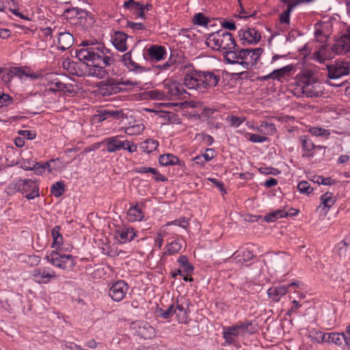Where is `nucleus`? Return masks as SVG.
Masks as SVG:
<instances>
[{
    "instance_id": "obj_63",
    "label": "nucleus",
    "mask_w": 350,
    "mask_h": 350,
    "mask_svg": "<svg viewBox=\"0 0 350 350\" xmlns=\"http://www.w3.org/2000/svg\"><path fill=\"white\" fill-rule=\"evenodd\" d=\"M221 27L228 30H235L236 25L233 21H224L221 23Z\"/></svg>"
},
{
    "instance_id": "obj_13",
    "label": "nucleus",
    "mask_w": 350,
    "mask_h": 350,
    "mask_svg": "<svg viewBox=\"0 0 350 350\" xmlns=\"http://www.w3.org/2000/svg\"><path fill=\"white\" fill-rule=\"evenodd\" d=\"M291 260V258L289 255L281 253L270 256V259L268 261L269 265H267L266 261L264 263L267 267H270V268L275 269H284L287 267Z\"/></svg>"
},
{
    "instance_id": "obj_19",
    "label": "nucleus",
    "mask_w": 350,
    "mask_h": 350,
    "mask_svg": "<svg viewBox=\"0 0 350 350\" xmlns=\"http://www.w3.org/2000/svg\"><path fill=\"white\" fill-rule=\"evenodd\" d=\"M147 53L151 60L159 62L163 59L166 55V49L163 46L152 45L147 49Z\"/></svg>"
},
{
    "instance_id": "obj_1",
    "label": "nucleus",
    "mask_w": 350,
    "mask_h": 350,
    "mask_svg": "<svg viewBox=\"0 0 350 350\" xmlns=\"http://www.w3.org/2000/svg\"><path fill=\"white\" fill-rule=\"evenodd\" d=\"M81 49L76 50V57L91 67L90 75L98 79H105L112 72L109 67L115 62L111 50L103 44L90 40L83 41Z\"/></svg>"
},
{
    "instance_id": "obj_10",
    "label": "nucleus",
    "mask_w": 350,
    "mask_h": 350,
    "mask_svg": "<svg viewBox=\"0 0 350 350\" xmlns=\"http://www.w3.org/2000/svg\"><path fill=\"white\" fill-rule=\"evenodd\" d=\"M281 3L286 5V10L280 14V23L282 25H290V14L293 10L299 5L304 3H310L313 0H279Z\"/></svg>"
},
{
    "instance_id": "obj_33",
    "label": "nucleus",
    "mask_w": 350,
    "mask_h": 350,
    "mask_svg": "<svg viewBox=\"0 0 350 350\" xmlns=\"http://www.w3.org/2000/svg\"><path fill=\"white\" fill-rule=\"evenodd\" d=\"M326 334L327 333H323L316 329H312L309 331L308 337L311 340V341L320 343L325 342Z\"/></svg>"
},
{
    "instance_id": "obj_6",
    "label": "nucleus",
    "mask_w": 350,
    "mask_h": 350,
    "mask_svg": "<svg viewBox=\"0 0 350 350\" xmlns=\"http://www.w3.org/2000/svg\"><path fill=\"white\" fill-rule=\"evenodd\" d=\"M14 188L28 200H33L39 196V185L36 180L30 178L19 179L14 184Z\"/></svg>"
},
{
    "instance_id": "obj_45",
    "label": "nucleus",
    "mask_w": 350,
    "mask_h": 350,
    "mask_svg": "<svg viewBox=\"0 0 350 350\" xmlns=\"http://www.w3.org/2000/svg\"><path fill=\"white\" fill-rule=\"evenodd\" d=\"M297 189L300 193L309 195L313 191V188L310 187L307 181H301L297 185Z\"/></svg>"
},
{
    "instance_id": "obj_34",
    "label": "nucleus",
    "mask_w": 350,
    "mask_h": 350,
    "mask_svg": "<svg viewBox=\"0 0 350 350\" xmlns=\"http://www.w3.org/2000/svg\"><path fill=\"white\" fill-rule=\"evenodd\" d=\"M288 213L286 211L278 209L272 213L266 215L264 217V221L266 222H273L280 218L285 217L288 215Z\"/></svg>"
},
{
    "instance_id": "obj_48",
    "label": "nucleus",
    "mask_w": 350,
    "mask_h": 350,
    "mask_svg": "<svg viewBox=\"0 0 350 350\" xmlns=\"http://www.w3.org/2000/svg\"><path fill=\"white\" fill-rule=\"evenodd\" d=\"M69 14L70 18H76L81 13H86V11L79 8H67L64 11V14Z\"/></svg>"
},
{
    "instance_id": "obj_39",
    "label": "nucleus",
    "mask_w": 350,
    "mask_h": 350,
    "mask_svg": "<svg viewBox=\"0 0 350 350\" xmlns=\"http://www.w3.org/2000/svg\"><path fill=\"white\" fill-rule=\"evenodd\" d=\"M258 131L265 134L273 135L275 133L276 128L273 123L265 121L260 124Z\"/></svg>"
},
{
    "instance_id": "obj_40",
    "label": "nucleus",
    "mask_w": 350,
    "mask_h": 350,
    "mask_svg": "<svg viewBox=\"0 0 350 350\" xmlns=\"http://www.w3.org/2000/svg\"><path fill=\"white\" fill-rule=\"evenodd\" d=\"M65 191V184L63 181H57L51 187V193L55 197L62 196Z\"/></svg>"
},
{
    "instance_id": "obj_28",
    "label": "nucleus",
    "mask_w": 350,
    "mask_h": 350,
    "mask_svg": "<svg viewBox=\"0 0 350 350\" xmlns=\"http://www.w3.org/2000/svg\"><path fill=\"white\" fill-rule=\"evenodd\" d=\"M165 89L167 90V93L171 98L182 96L186 92L183 85L176 82L170 83Z\"/></svg>"
},
{
    "instance_id": "obj_32",
    "label": "nucleus",
    "mask_w": 350,
    "mask_h": 350,
    "mask_svg": "<svg viewBox=\"0 0 350 350\" xmlns=\"http://www.w3.org/2000/svg\"><path fill=\"white\" fill-rule=\"evenodd\" d=\"M159 146V142L152 139H148L144 142H142L140 144V148L143 150V152H146L148 154L156 150L157 147Z\"/></svg>"
},
{
    "instance_id": "obj_30",
    "label": "nucleus",
    "mask_w": 350,
    "mask_h": 350,
    "mask_svg": "<svg viewBox=\"0 0 350 350\" xmlns=\"http://www.w3.org/2000/svg\"><path fill=\"white\" fill-rule=\"evenodd\" d=\"M174 314H176L179 323H185L187 319V311L183 304H179L178 301L174 304L173 310Z\"/></svg>"
},
{
    "instance_id": "obj_24",
    "label": "nucleus",
    "mask_w": 350,
    "mask_h": 350,
    "mask_svg": "<svg viewBox=\"0 0 350 350\" xmlns=\"http://www.w3.org/2000/svg\"><path fill=\"white\" fill-rule=\"evenodd\" d=\"M184 241L177 238L165 245L166 250L164 252L165 255H174L178 253L183 248Z\"/></svg>"
},
{
    "instance_id": "obj_4",
    "label": "nucleus",
    "mask_w": 350,
    "mask_h": 350,
    "mask_svg": "<svg viewBox=\"0 0 350 350\" xmlns=\"http://www.w3.org/2000/svg\"><path fill=\"white\" fill-rule=\"evenodd\" d=\"M262 53V48H239L236 53L233 51L227 53L226 62L230 64H239L245 69L250 70L257 64Z\"/></svg>"
},
{
    "instance_id": "obj_55",
    "label": "nucleus",
    "mask_w": 350,
    "mask_h": 350,
    "mask_svg": "<svg viewBox=\"0 0 350 350\" xmlns=\"http://www.w3.org/2000/svg\"><path fill=\"white\" fill-rule=\"evenodd\" d=\"M66 88V86L64 83L57 81L51 83V87L50 88V90L52 91H64Z\"/></svg>"
},
{
    "instance_id": "obj_15",
    "label": "nucleus",
    "mask_w": 350,
    "mask_h": 350,
    "mask_svg": "<svg viewBox=\"0 0 350 350\" xmlns=\"http://www.w3.org/2000/svg\"><path fill=\"white\" fill-rule=\"evenodd\" d=\"M112 43L115 48L121 52L127 50L126 40L128 35L123 31H116L112 36Z\"/></svg>"
},
{
    "instance_id": "obj_43",
    "label": "nucleus",
    "mask_w": 350,
    "mask_h": 350,
    "mask_svg": "<svg viewBox=\"0 0 350 350\" xmlns=\"http://www.w3.org/2000/svg\"><path fill=\"white\" fill-rule=\"evenodd\" d=\"M192 22L194 25L200 26H207L210 22V19L204 14L199 12L194 15Z\"/></svg>"
},
{
    "instance_id": "obj_60",
    "label": "nucleus",
    "mask_w": 350,
    "mask_h": 350,
    "mask_svg": "<svg viewBox=\"0 0 350 350\" xmlns=\"http://www.w3.org/2000/svg\"><path fill=\"white\" fill-rule=\"evenodd\" d=\"M63 237H60V238L57 237V241H55V239H53V243H52V247L53 248H57L56 251L62 252L63 250Z\"/></svg>"
},
{
    "instance_id": "obj_21",
    "label": "nucleus",
    "mask_w": 350,
    "mask_h": 350,
    "mask_svg": "<svg viewBox=\"0 0 350 350\" xmlns=\"http://www.w3.org/2000/svg\"><path fill=\"white\" fill-rule=\"evenodd\" d=\"M240 332L237 327L236 325L232 326L227 327L224 328L223 332V338L225 340V342L230 345L235 342V338L239 336Z\"/></svg>"
},
{
    "instance_id": "obj_57",
    "label": "nucleus",
    "mask_w": 350,
    "mask_h": 350,
    "mask_svg": "<svg viewBox=\"0 0 350 350\" xmlns=\"http://www.w3.org/2000/svg\"><path fill=\"white\" fill-rule=\"evenodd\" d=\"M18 133L25 137H27L28 139H33L36 136L35 132L30 130H20L18 131Z\"/></svg>"
},
{
    "instance_id": "obj_37",
    "label": "nucleus",
    "mask_w": 350,
    "mask_h": 350,
    "mask_svg": "<svg viewBox=\"0 0 350 350\" xmlns=\"http://www.w3.org/2000/svg\"><path fill=\"white\" fill-rule=\"evenodd\" d=\"M142 5L143 4H142L140 2L135 1V0H129L125 1L124 3V8L128 10L135 16H136V14L139 12V10L141 8H142Z\"/></svg>"
},
{
    "instance_id": "obj_38",
    "label": "nucleus",
    "mask_w": 350,
    "mask_h": 350,
    "mask_svg": "<svg viewBox=\"0 0 350 350\" xmlns=\"http://www.w3.org/2000/svg\"><path fill=\"white\" fill-rule=\"evenodd\" d=\"M308 131L313 136L322 137L326 139L330 136L329 130L321 127L312 126L309 129Z\"/></svg>"
},
{
    "instance_id": "obj_56",
    "label": "nucleus",
    "mask_w": 350,
    "mask_h": 350,
    "mask_svg": "<svg viewBox=\"0 0 350 350\" xmlns=\"http://www.w3.org/2000/svg\"><path fill=\"white\" fill-rule=\"evenodd\" d=\"M45 165L40 162H36L33 165V171L35 172L37 175H42L45 172Z\"/></svg>"
},
{
    "instance_id": "obj_64",
    "label": "nucleus",
    "mask_w": 350,
    "mask_h": 350,
    "mask_svg": "<svg viewBox=\"0 0 350 350\" xmlns=\"http://www.w3.org/2000/svg\"><path fill=\"white\" fill-rule=\"evenodd\" d=\"M259 171L262 174H273L275 175L278 173V170L272 167H260Z\"/></svg>"
},
{
    "instance_id": "obj_20",
    "label": "nucleus",
    "mask_w": 350,
    "mask_h": 350,
    "mask_svg": "<svg viewBox=\"0 0 350 350\" xmlns=\"http://www.w3.org/2000/svg\"><path fill=\"white\" fill-rule=\"evenodd\" d=\"M288 291V286L286 285H280L278 286H272L267 291V295L269 298L274 301H279L281 297L285 295Z\"/></svg>"
},
{
    "instance_id": "obj_52",
    "label": "nucleus",
    "mask_w": 350,
    "mask_h": 350,
    "mask_svg": "<svg viewBox=\"0 0 350 350\" xmlns=\"http://www.w3.org/2000/svg\"><path fill=\"white\" fill-rule=\"evenodd\" d=\"M77 64L73 62L64 61L63 62V66L65 69H66L70 74L76 75L79 76V75L75 70V66Z\"/></svg>"
},
{
    "instance_id": "obj_59",
    "label": "nucleus",
    "mask_w": 350,
    "mask_h": 350,
    "mask_svg": "<svg viewBox=\"0 0 350 350\" xmlns=\"http://www.w3.org/2000/svg\"><path fill=\"white\" fill-rule=\"evenodd\" d=\"M135 172L136 173H139V174H144V173L155 174L156 168H153V167H141L135 169Z\"/></svg>"
},
{
    "instance_id": "obj_46",
    "label": "nucleus",
    "mask_w": 350,
    "mask_h": 350,
    "mask_svg": "<svg viewBox=\"0 0 350 350\" xmlns=\"http://www.w3.org/2000/svg\"><path fill=\"white\" fill-rule=\"evenodd\" d=\"M174 308V303L171 304L167 309L164 310L163 308H159L158 309V314L160 317H161L163 319H168L172 315L174 314L173 310Z\"/></svg>"
},
{
    "instance_id": "obj_36",
    "label": "nucleus",
    "mask_w": 350,
    "mask_h": 350,
    "mask_svg": "<svg viewBox=\"0 0 350 350\" xmlns=\"http://www.w3.org/2000/svg\"><path fill=\"white\" fill-rule=\"evenodd\" d=\"M138 333L141 337L148 339L154 336L155 331L154 327L146 323L144 325L139 327Z\"/></svg>"
},
{
    "instance_id": "obj_58",
    "label": "nucleus",
    "mask_w": 350,
    "mask_h": 350,
    "mask_svg": "<svg viewBox=\"0 0 350 350\" xmlns=\"http://www.w3.org/2000/svg\"><path fill=\"white\" fill-rule=\"evenodd\" d=\"M347 247H348V243L345 240L340 241L338 244L337 248H338V254L340 256L345 255Z\"/></svg>"
},
{
    "instance_id": "obj_53",
    "label": "nucleus",
    "mask_w": 350,
    "mask_h": 350,
    "mask_svg": "<svg viewBox=\"0 0 350 350\" xmlns=\"http://www.w3.org/2000/svg\"><path fill=\"white\" fill-rule=\"evenodd\" d=\"M248 139L253 143H262L266 142L268 138L265 136L259 135L258 134L248 133Z\"/></svg>"
},
{
    "instance_id": "obj_54",
    "label": "nucleus",
    "mask_w": 350,
    "mask_h": 350,
    "mask_svg": "<svg viewBox=\"0 0 350 350\" xmlns=\"http://www.w3.org/2000/svg\"><path fill=\"white\" fill-rule=\"evenodd\" d=\"M126 27L131 29L133 31L146 29V26L143 23H134V22L129 21H127Z\"/></svg>"
},
{
    "instance_id": "obj_17",
    "label": "nucleus",
    "mask_w": 350,
    "mask_h": 350,
    "mask_svg": "<svg viewBox=\"0 0 350 350\" xmlns=\"http://www.w3.org/2000/svg\"><path fill=\"white\" fill-rule=\"evenodd\" d=\"M121 62L130 70L137 72H142L146 71L144 67L138 65L131 57V51L122 55Z\"/></svg>"
},
{
    "instance_id": "obj_50",
    "label": "nucleus",
    "mask_w": 350,
    "mask_h": 350,
    "mask_svg": "<svg viewBox=\"0 0 350 350\" xmlns=\"http://www.w3.org/2000/svg\"><path fill=\"white\" fill-rule=\"evenodd\" d=\"M303 93L306 97H319L321 95V92L313 90V87L308 85L304 88Z\"/></svg>"
},
{
    "instance_id": "obj_35",
    "label": "nucleus",
    "mask_w": 350,
    "mask_h": 350,
    "mask_svg": "<svg viewBox=\"0 0 350 350\" xmlns=\"http://www.w3.org/2000/svg\"><path fill=\"white\" fill-rule=\"evenodd\" d=\"M293 69V65H288L283 68L275 69L271 72L272 79L280 80L286 75L291 72Z\"/></svg>"
},
{
    "instance_id": "obj_12",
    "label": "nucleus",
    "mask_w": 350,
    "mask_h": 350,
    "mask_svg": "<svg viewBox=\"0 0 350 350\" xmlns=\"http://www.w3.org/2000/svg\"><path fill=\"white\" fill-rule=\"evenodd\" d=\"M239 37L243 45L256 44L260 40L261 34L254 28H247L239 30Z\"/></svg>"
},
{
    "instance_id": "obj_5",
    "label": "nucleus",
    "mask_w": 350,
    "mask_h": 350,
    "mask_svg": "<svg viewBox=\"0 0 350 350\" xmlns=\"http://www.w3.org/2000/svg\"><path fill=\"white\" fill-rule=\"evenodd\" d=\"M59 251H52L45 259L53 266L62 269H72L75 265V258L71 254H62Z\"/></svg>"
},
{
    "instance_id": "obj_11",
    "label": "nucleus",
    "mask_w": 350,
    "mask_h": 350,
    "mask_svg": "<svg viewBox=\"0 0 350 350\" xmlns=\"http://www.w3.org/2000/svg\"><path fill=\"white\" fill-rule=\"evenodd\" d=\"M128 289V284L124 280H119L112 284L108 294L113 301L118 302L124 298Z\"/></svg>"
},
{
    "instance_id": "obj_14",
    "label": "nucleus",
    "mask_w": 350,
    "mask_h": 350,
    "mask_svg": "<svg viewBox=\"0 0 350 350\" xmlns=\"http://www.w3.org/2000/svg\"><path fill=\"white\" fill-rule=\"evenodd\" d=\"M136 237V231L132 227H123L116 230V238L120 243L132 241Z\"/></svg>"
},
{
    "instance_id": "obj_51",
    "label": "nucleus",
    "mask_w": 350,
    "mask_h": 350,
    "mask_svg": "<svg viewBox=\"0 0 350 350\" xmlns=\"http://www.w3.org/2000/svg\"><path fill=\"white\" fill-rule=\"evenodd\" d=\"M188 219L186 217H181L178 219H175L172 221L168 222L166 226L175 225L183 228H186L188 226Z\"/></svg>"
},
{
    "instance_id": "obj_62",
    "label": "nucleus",
    "mask_w": 350,
    "mask_h": 350,
    "mask_svg": "<svg viewBox=\"0 0 350 350\" xmlns=\"http://www.w3.org/2000/svg\"><path fill=\"white\" fill-rule=\"evenodd\" d=\"M176 63V58L174 56L171 55L170 57L168 59V60L163 64L162 66H160V67L163 70H167L168 68L171 67L172 66L175 65Z\"/></svg>"
},
{
    "instance_id": "obj_49",
    "label": "nucleus",
    "mask_w": 350,
    "mask_h": 350,
    "mask_svg": "<svg viewBox=\"0 0 350 350\" xmlns=\"http://www.w3.org/2000/svg\"><path fill=\"white\" fill-rule=\"evenodd\" d=\"M12 102L13 99L10 95L0 92V108L4 106H8L12 103Z\"/></svg>"
},
{
    "instance_id": "obj_16",
    "label": "nucleus",
    "mask_w": 350,
    "mask_h": 350,
    "mask_svg": "<svg viewBox=\"0 0 350 350\" xmlns=\"http://www.w3.org/2000/svg\"><path fill=\"white\" fill-rule=\"evenodd\" d=\"M124 113L122 109H103L96 116V118L98 122H101L108 118L116 120H120L124 118Z\"/></svg>"
},
{
    "instance_id": "obj_27",
    "label": "nucleus",
    "mask_w": 350,
    "mask_h": 350,
    "mask_svg": "<svg viewBox=\"0 0 350 350\" xmlns=\"http://www.w3.org/2000/svg\"><path fill=\"white\" fill-rule=\"evenodd\" d=\"M255 258V256L253 253L248 250H245L243 251L241 255H236L233 259L235 260V262L237 264H240L241 265L248 266L251 263L250 262Z\"/></svg>"
},
{
    "instance_id": "obj_42",
    "label": "nucleus",
    "mask_w": 350,
    "mask_h": 350,
    "mask_svg": "<svg viewBox=\"0 0 350 350\" xmlns=\"http://www.w3.org/2000/svg\"><path fill=\"white\" fill-rule=\"evenodd\" d=\"M321 204L325 208H330L336 202L335 198L330 192H326L321 196Z\"/></svg>"
},
{
    "instance_id": "obj_8",
    "label": "nucleus",
    "mask_w": 350,
    "mask_h": 350,
    "mask_svg": "<svg viewBox=\"0 0 350 350\" xmlns=\"http://www.w3.org/2000/svg\"><path fill=\"white\" fill-rule=\"evenodd\" d=\"M332 51L336 54L350 52V25L347 27L340 38L333 44Z\"/></svg>"
},
{
    "instance_id": "obj_3",
    "label": "nucleus",
    "mask_w": 350,
    "mask_h": 350,
    "mask_svg": "<svg viewBox=\"0 0 350 350\" xmlns=\"http://www.w3.org/2000/svg\"><path fill=\"white\" fill-rule=\"evenodd\" d=\"M208 46L223 53L224 59L226 61V54L230 51L237 52L239 48L232 34L226 30L219 29L208 34L206 39Z\"/></svg>"
},
{
    "instance_id": "obj_9",
    "label": "nucleus",
    "mask_w": 350,
    "mask_h": 350,
    "mask_svg": "<svg viewBox=\"0 0 350 350\" xmlns=\"http://www.w3.org/2000/svg\"><path fill=\"white\" fill-rule=\"evenodd\" d=\"M327 77L330 79L338 80L350 72V67L345 62H336L334 64L327 66Z\"/></svg>"
},
{
    "instance_id": "obj_7",
    "label": "nucleus",
    "mask_w": 350,
    "mask_h": 350,
    "mask_svg": "<svg viewBox=\"0 0 350 350\" xmlns=\"http://www.w3.org/2000/svg\"><path fill=\"white\" fill-rule=\"evenodd\" d=\"M33 281L38 284H47L56 278V273L49 267L34 269L31 273Z\"/></svg>"
},
{
    "instance_id": "obj_23",
    "label": "nucleus",
    "mask_w": 350,
    "mask_h": 350,
    "mask_svg": "<svg viewBox=\"0 0 350 350\" xmlns=\"http://www.w3.org/2000/svg\"><path fill=\"white\" fill-rule=\"evenodd\" d=\"M345 333H327L325 342L329 343L335 344L337 346L341 347L343 349H345Z\"/></svg>"
},
{
    "instance_id": "obj_61",
    "label": "nucleus",
    "mask_w": 350,
    "mask_h": 350,
    "mask_svg": "<svg viewBox=\"0 0 350 350\" xmlns=\"http://www.w3.org/2000/svg\"><path fill=\"white\" fill-rule=\"evenodd\" d=\"M202 155L206 162L210 161L215 157V150L213 148H207L205 153Z\"/></svg>"
},
{
    "instance_id": "obj_22",
    "label": "nucleus",
    "mask_w": 350,
    "mask_h": 350,
    "mask_svg": "<svg viewBox=\"0 0 350 350\" xmlns=\"http://www.w3.org/2000/svg\"><path fill=\"white\" fill-rule=\"evenodd\" d=\"M300 142L301 143V147L304 153L303 154V157L312 158L314 157L313 150L316 148V145L312 142V141L308 138V137L304 135L300 137Z\"/></svg>"
},
{
    "instance_id": "obj_18",
    "label": "nucleus",
    "mask_w": 350,
    "mask_h": 350,
    "mask_svg": "<svg viewBox=\"0 0 350 350\" xmlns=\"http://www.w3.org/2000/svg\"><path fill=\"white\" fill-rule=\"evenodd\" d=\"M74 43V38L69 32H62L59 33L58 49L64 51L70 49Z\"/></svg>"
},
{
    "instance_id": "obj_47",
    "label": "nucleus",
    "mask_w": 350,
    "mask_h": 350,
    "mask_svg": "<svg viewBox=\"0 0 350 350\" xmlns=\"http://www.w3.org/2000/svg\"><path fill=\"white\" fill-rule=\"evenodd\" d=\"M312 181L314 183H318L319 185L321 184L323 185H332L334 183V181L330 177L324 178L321 176H314Z\"/></svg>"
},
{
    "instance_id": "obj_44",
    "label": "nucleus",
    "mask_w": 350,
    "mask_h": 350,
    "mask_svg": "<svg viewBox=\"0 0 350 350\" xmlns=\"http://www.w3.org/2000/svg\"><path fill=\"white\" fill-rule=\"evenodd\" d=\"M245 118L243 117H237L235 116H230L226 118V120L229 122L230 126L237 128L239 127L244 121Z\"/></svg>"
},
{
    "instance_id": "obj_26",
    "label": "nucleus",
    "mask_w": 350,
    "mask_h": 350,
    "mask_svg": "<svg viewBox=\"0 0 350 350\" xmlns=\"http://www.w3.org/2000/svg\"><path fill=\"white\" fill-rule=\"evenodd\" d=\"M128 220L129 221H141L144 218V213L141 208H139L137 204L130 207L127 212Z\"/></svg>"
},
{
    "instance_id": "obj_31",
    "label": "nucleus",
    "mask_w": 350,
    "mask_h": 350,
    "mask_svg": "<svg viewBox=\"0 0 350 350\" xmlns=\"http://www.w3.org/2000/svg\"><path fill=\"white\" fill-rule=\"evenodd\" d=\"M241 334L245 335V334H252L255 333L256 329L253 325V323L250 321H245V322L236 324Z\"/></svg>"
},
{
    "instance_id": "obj_2",
    "label": "nucleus",
    "mask_w": 350,
    "mask_h": 350,
    "mask_svg": "<svg viewBox=\"0 0 350 350\" xmlns=\"http://www.w3.org/2000/svg\"><path fill=\"white\" fill-rule=\"evenodd\" d=\"M219 81V75L213 72L192 70L185 75L184 85L189 90L204 92L206 90L216 86Z\"/></svg>"
},
{
    "instance_id": "obj_29",
    "label": "nucleus",
    "mask_w": 350,
    "mask_h": 350,
    "mask_svg": "<svg viewBox=\"0 0 350 350\" xmlns=\"http://www.w3.org/2000/svg\"><path fill=\"white\" fill-rule=\"evenodd\" d=\"M159 162L161 165H180V159L172 154H164L159 158Z\"/></svg>"
},
{
    "instance_id": "obj_25",
    "label": "nucleus",
    "mask_w": 350,
    "mask_h": 350,
    "mask_svg": "<svg viewBox=\"0 0 350 350\" xmlns=\"http://www.w3.org/2000/svg\"><path fill=\"white\" fill-rule=\"evenodd\" d=\"M107 150L109 152H113L116 150H120L122 148H124L125 144H128L127 142L120 140L118 137H109L107 139Z\"/></svg>"
},
{
    "instance_id": "obj_41",
    "label": "nucleus",
    "mask_w": 350,
    "mask_h": 350,
    "mask_svg": "<svg viewBox=\"0 0 350 350\" xmlns=\"http://www.w3.org/2000/svg\"><path fill=\"white\" fill-rule=\"evenodd\" d=\"M145 129V126L143 124H135L131 126H129L124 127V132L126 134L129 135H139Z\"/></svg>"
}]
</instances>
